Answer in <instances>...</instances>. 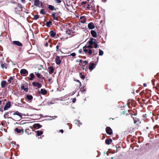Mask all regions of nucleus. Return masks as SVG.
I'll use <instances>...</instances> for the list:
<instances>
[{"label": "nucleus", "mask_w": 159, "mask_h": 159, "mask_svg": "<svg viewBox=\"0 0 159 159\" xmlns=\"http://www.w3.org/2000/svg\"><path fill=\"white\" fill-rule=\"evenodd\" d=\"M11 114L14 116L17 115L19 116V118L17 120H15L19 121L21 120L22 117L21 114L18 111H10L8 112H7L4 115V117L5 118L12 119L11 117H9V116H11Z\"/></svg>", "instance_id": "1"}, {"label": "nucleus", "mask_w": 159, "mask_h": 159, "mask_svg": "<svg viewBox=\"0 0 159 159\" xmlns=\"http://www.w3.org/2000/svg\"><path fill=\"white\" fill-rule=\"evenodd\" d=\"M15 4L12 5V7L13 10L16 14H19L22 11V6L21 4L19 3H15Z\"/></svg>", "instance_id": "2"}, {"label": "nucleus", "mask_w": 159, "mask_h": 159, "mask_svg": "<svg viewBox=\"0 0 159 159\" xmlns=\"http://www.w3.org/2000/svg\"><path fill=\"white\" fill-rule=\"evenodd\" d=\"M128 113H126V116L129 115H130L131 117L133 118L134 117L133 116H136L137 115V111L136 110L134 109V110H128Z\"/></svg>", "instance_id": "3"}, {"label": "nucleus", "mask_w": 159, "mask_h": 159, "mask_svg": "<svg viewBox=\"0 0 159 159\" xmlns=\"http://www.w3.org/2000/svg\"><path fill=\"white\" fill-rule=\"evenodd\" d=\"M89 43V44L92 45L94 44V46L93 47L95 48H97L98 46V44L96 42V40L94 39L91 38Z\"/></svg>", "instance_id": "4"}, {"label": "nucleus", "mask_w": 159, "mask_h": 159, "mask_svg": "<svg viewBox=\"0 0 159 159\" xmlns=\"http://www.w3.org/2000/svg\"><path fill=\"white\" fill-rule=\"evenodd\" d=\"M32 84L34 86L37 87L36 89L40 88L42 86L41 84L38 82H34L32 83Z\"/></svg>", "instance_id": "5"}, {"label": "nucleus", "mask_w": 159, "mask_h": 159, "mask_svg": "<svg viewBox=\"0 0 159 159\" xmlns=\"http://www.w3.org/2000/svg\"><path fill=\"white\" fill-rule=\"evenodd\" d=\"M11 102L9 101H8L7 102L6 104L5 105L4 107V111L7 110L11 107Z\"/></svg>", "instance_id": "6"}, {"label": "nucleus", "mask_w": 159, "mask_h": 159, "mask_svg": "<svg viewBox=\"0 0 159 159\" xmlns=\"http://www.w3.org/2000/svg\"><path fill=\"white\" fill-rule=\"evenodd\" d=\"M106 130L107 133L109 135H111L112 133V130L109 127H107L106 129Z\"/></svg>", "instance_id": "7"}, {"label": "nucleus", "mask_w": 159, "mask_h": 159, "mask_svg": "<svg viewBox=\"0 0 159 159\" xmlns=\"http://www.w3.org/2000/svg\"><path fill=\"white\" fill-rule=\"evenodd\" d=\"M55 62L57 65H59L61 64V60L60 59V57L59 56H57L55 58Z\"/></svg>", "instance_id": "8"}, {"label": "nucleus", "mask_w": 159, "mask_h": 159, "mask_svg": "<svg viewBox=\"0 0 159 159\" xmlns=\"http://www.w3.org/2000/svg\"><path fill=\"white\" fill-rule=\"evenodd\" d=\"M13 45H16L18 46H22V44L18 41H14L12 42Z\"/></svg>", "instance_id": "9"}, {"label": "nucleus", "mask_w": 159, "mask_h": 159, "mask_svg": "<svg viewBox=\"0 0 159 159\" xmlns=\"http://www.w3.org/2000/svg\"><path fill=\"white\" fill-rule=\"evenodd\" d=\"M20 73L22 75L24 76V75H27L28 73V72L25 69H22L20 71Z\"/></svg>", "instance_id": "10"}, {"label": "nucleus", "mask_w": 159, "mask_h": 159, "mask_svg": "<svg viewBox=\"0 0 159 159\" xmlns=\"http://www.w3.org/2000/svg\"><path fill=\"white\" fill-rule=\"evenodd\" d=\"M88 28L91 30H92L94 28L95 26L93 23V22H90L88 24Z\"/></svg>", "instance_id": "11"}, {"label": "nucleus", "mask_w": 159, "mask_h": 159, "mask_svg": "<svg viewBox=\"0 0 159 159\" xmlns=\"http://www.w3.org/2000/svg\"><path fill=\"white\" fill-rule=\"evenodd\" d=\"M38 93L43 95H46L48 93L47 91L45 89H41L40 90V91Z\"/></svg>", "instance_id": "12"}, {"label": "nucleus", "mask_w": 159, "mask_h": 159, "mask_svg": "<svg viewBox=\"0 0 159 159\" xmlns=\"http://www.w3.org/2000/svg\"><path fill=\"white\" fill-rule=\"evenodd\" d=\"M33 127L35 129H37L41 128L42 125L38 123L35 124L33 125Z\"/></svg>", "instance_id": "13"}, {"label": "nucleus", "mask_w": 159, "mask_h": 159, "mask_svg": "<svg viewBox=\"0 0 159 159\" xmlns=\"http://www.w3.org/2000/svg\"><path fill=\"white\" fill-rule=\"evenodd\" d=\"M80 21L82 23H85L86 22V20L84 16H81L80 18Z\"/></svg>", "instance_id": "14"}, {"label": "nucleus", "mask_w": 159, "mask_h": 159, "mask_svg": "<svg viewBox=\"0 0 159 159\" xmlns=\"http://www.w3.org/2000/svg\"><path fill=\"white\" fill-rule=\"evenodd\" d=\"M51 16H52L53 20H56L57 21L58 20V19L57 18V15H56L55 12H54L52 13Z\"/></svg>", "instance_id": "15"}, {"label": "nucleus", "mask_w": 159, "mask_h": 159, "mask_svg": "<svg viewBox=\"0 0 159 159\" xmlns=\"http://www.w3.org/2000/svg\"><path fill=\"white\" fill-rule=\"evenodd\" d=\"M48 70H49V73L51 74L52 73L54 70V69L52 66H50L48 68Z\"/></svg>", "instance_id": "16"}, {"label": "nucleus", "mask_w": 159, "mask_h": 159, "mask_svg": "<svg viewBox=\"0 0 159 159\" xmlns=\"http://www.w3.org/2000/svg\"><path fill=\"white\" fill-rule=\"evenodd\" d=\"M95 67V64L93 63H91L90 65L89 66V68L90 70H93Z\"/></svg>", "instance_id": "17"}, {"label": "nucleus", "mask_w": 159, "mask_h": 159, "mask_svg": "<svg viewBox=\"0 0 159 159\" xmlns=\"http://www.w3.org/2000/svg\"><path fill=\"white\" fill-rule=\"evenodd\" d=\"M48 8L49 10H51V11H52L54 10L55 11L56 10V9L52 5H48Z\"/></svg>", "instance_id": "18"}, {"label": "nucleus", "mask_w": 159, "mask_h": 159, "mask_svg": "<svg viewBox=\"0 0 159 159\" xmlns=\"http://www.w3.org/2000/svg\"><path fill=\"white\" fill-rule=\"evenodd\" d=\"M15 77V76H11L10 77L9 79L8 80V82L10 84L12 82H14V78Z\"/></svg>", "instance_id": "19"}, {"label": "nucleus", "mask_w": 159, "mask_h": 159, "mask_svg": "<svg viewBox=\"0 0 159 159\" xmlns=\"http://www.w3.org/2000/svg\"><path fill=\"white\" fill-rule=\"evenodd\" d=\"M7 84L6 81L5 80H2L1 81V85L2 88H3L5 87Z\"/></svg>", "instance_id": "20"}, {"label": "nucleus", "mask_w": 159, "mask_h": 159, "mask_svg": "<svg viewBox=\"0 0 159 159\" xmlns=\"http://www.w3.org/2000/svg\"><path fill=\"white\" fill-rule=\"evenodd\" d=\"M40 4V2L39 0H34V5L36 7H38Z\"/></svg>", "instance_id": "21"}, {"label": "nucleus", "mask_w": 159, "mask_h": 159, "mask_svg": "<svg viewBox=\"0 0 159 159\" xmlns=\"http://www.w3.org/2000/svg\"><path fill=\"white\" fill-rule=\"evenodd\" d=\"M91 34L94 37L96 38L97 37V33L94 30H92L91 31Z\"/></svg>", "instance_id": "22"}, {"label": "nucleus", "mask_w": 159, "mask_h": 159, "mask_svg": "<svg viewBox=\"0 0 159 159\" xmlns=\"http://www.w3.org/2000/svg\"><path fill=\"white\" fill-rule=\"evenodd\" d=\"M15 132H16L17 133H20L21 132H22V134L24 132L23 129H18L17 128H16L15 129Z\"/></svg>", "instance_id": "23"}, {"label": "nucleus", "mask_w": 159, "mask_h": 159, "mask_svg": "<svg viewBox=\"0 0 159 159\" xmlns=\"http://www.w3.org/2000/svg\"><path fill=\"white\" fill-rule=\"evenodd\" d=\"M112 140L111 139H107L105 140V143L106 144L109 145L112 142Z\"/></svg>", "instance_id": "24"}, {"label": "nucleus", "mask_w": 159, "mask_h": 159, "mask_svg": "<svg viewBox=\"0 0 159 159\" xmlns=\"http://www.w3.org/2000/svg\"><path fill=\"white\" fill-rule=\"evenodd\" d=\"M61 45V43L58 42L57 43V46L56 47V51L58 52L59 51V47H60Z\"/></svg>", "instance_id": "25"}, {"label": "nucleus", "mask_w": 159, "mask_h": 159, "mask_svg": "<svg viewBox=\"0 0 159 159\" xmlns=\"http://www.w3.org/2000/svg\"><path fill=\"white\" fill-rule=\"evenodd\" d=\"M49 34L52 37H54L56 35V33L55 32H54L53 31L51 30Z\"/></svg>", "instance_id": "26"}, {"label": "nucleus", "mask_w": 159, "mask_h": 159, "mask_svg": "<svg viewBox=\"0 0 159 159\" xmlns=\"http://www.w3.org/2000/svg\"><path fill=\"white\" fill-rule=\"evenodd\" d=\"M36 134L38 136H39L42 135L43 133V131H42L37 130L36 132Z\"/></svg>", "instance_id": "27"}, {"label": "nucleus", "mask_w": 159, "mask_h": 159, "mask_svg": "<svg viewBox=\"0 0 159 159\" xmlns=\"http://www.w3.org/2000/svg\"><path fill=\"white\" fill-rule=\"evenodd\" d=\"M20 88L21 90H23L27 92L28 91V87L25 88L24 85H22L21 86Z\"/></svg>", "instance_id": "28"}, {"label": "nucleus", "mask_w": 159, "mask_h": 159, "mask_svg": "<svg viewBox=\"0 0 159 159\" xmlns=\"http://www.w3.org/2000/svg\"><path fill=\"white\" fill-rule=\"evenodd\" d=\"M26 98L29 100H31L33 99V97L31 95H28L26 96Z\"/></svg>", "instance_id": "29"}, {"label": "nucleus", "mask_w": 159, "mask_h": 159, "mask_svg": "<svg viewBox=\"0 0 159 159\" xmlns=\"http://www.w3.org/2000/svg\"><path fill=\"white\" fill-rule=\"evenodd\" d=\"M46 25L47 27H50L52 25V21L50 20L47 21L46 23Z\"/></svg>", "instance_id": "30"}, {"label": "nucleus", "mask_w": 159, "mask_h": 159, "mask_svg": "<svg viewBox=\"0 0 159 159\" xmlns=\"http://www.w3.org/2000/svg\"><path fill=\"white\" fill-rule=\"evenodd\" d=\"M1 67L3 69L4 68H5V69H7V64H5V63H4V64H3V63H2L1 64Z\"/></svg>", "instance_id": "31"}, {"label": "nucleus", "mask_w": 159, "mask_h": 159, "mask_svg": "<svg viewBox=\"0 0 159 159\" xmlns=\"http://www.w3.org/2000/svg\"><path fill=\"white\" fill-rule=\"evenodd\" d=\"M80 90L81 93H83L84 92L86 91V89L85 87H81L80 88Z\"/></svg>", "instance_id": "32"}, {"label": "nucleus", "mask_w": 159, "mask_h": 159, "mask_svg": "<svg viewBox=\"0 0 159 159\" xmlns=\"http://www.w3.org/2000/svg\"><path fill=\"white\" fill-rule=\"evenodd\" d=\"M66 33L67 34H68L71 35V31L69 29H67L66 31Z\"/></svg>", "instance_id": "33"}, {"label": "nucleus", "mask_w": 159, "mask_h": 159, "mask_svg": "<svg viewBox=\"0 0 159 159\" xmlns=\"http://www.w3.org/2000/svg\"><path fill=\"white\" fill-rule=\"evenodd\" d=\"M30 77L29 78V80H33V78H34V74L33 73H32L30 74Z\"/></svg>", "instance_id": "34"}, {"label": "nucleus", "mask_w": 159, "mask_h": 159, "mask_svg": "<svg viewBox=\"0 0 159 159\" xmlns=\"http://www.w3.org/2000/svg\"><path fill=\"white\" fill-rule=\"evenodd\" d=\"M79 75L81 79L83 80H84L85 79V76L84 75H82V73L81 72L80 73Z\"/></svg>", "instance_id": "35"}, {"label": "nucleus", "mask_w": 159, "mask_h": 159, "mask_svg": "<svg viewBox=\"0 0 159 159\" xmlns=\"http://www.w3.org/2000/svg\"><path fill=\"white\" fill-rule=\"evenodd\" d=\"M153 129L157 131L159 129V126L157 125H156L154 127Z\"/></svg>", "instance_id": "36"}, {"label": "nucleus", "mask_w": 159, "mask_h": 159, "mask_svg": "<svg viewBox=\"0 0 159 159\" xmlns=\"http://www.w3.org/2000/svg\"><path fill=\"white\" fill-rule=\"evenodd\" d=\"M35 75H36L37 77L39 78H41V75L40 73H39V72H35Z\"/></svg>", "instance_id": "37"}, {"label": "nucleus", "mask_w": 159, "mask_h": 159, "mask_svg": "<svg viewBox=\"0 0 159 159\" xmlns=\"http://www.w3.org/2000/svg\"><path fill=\"white\" fill-rule=\"evenodd\" d=\"M87 48V46H85L83 47V49L84 51L85 52H88V50L86 48Z\"/></svg>", "instance_id": "38"}, {"label": "nucleus", "mask_w": 159, "mask_h": 159, "mask_svg": "<svg viewBox=\"0 0 159 159\" xmlns=\"http://www.w3.org/2000/svg\"><path fill=\"white\" fill-rule=\"evenodd\" d=\"M40 13L43 15H45L46 14L44 11V10L43 9H42L40 12Z\"/></svg>", "instance_id": "39"}, {"label": "nucleus", "mask_w": 159, "mask_h": 159, "mask_svg": "<svg viewBox=\"0 0 159 159\" xmlns=\"http://www.w3.org/2000/svg\"><path fill=\"white\" fill-rule=\"evenodd\" d=\"M75 123L76 124H77L79 126H80V125H82V123L79 120H77L76 121Z\"/></svg>", "instance_id": "40"}, {"label": "nucleus", "mask_w": 159, "mask_h": 159, "mask_svg": "<svg viewBox=\"0 0 159 159\" xmlns=\"http://www.w3.org/2000/svg\"><path fill=\"white\" fill-rule=\"evenodd\" d=\"M55 13L56 15H57V16L61 15V13L59 11L55 12Z\"/></svg>", "instance_id": "41"}, {"label": "nucleus", "mask_w": 159, "mask_h": 159, "mask_svg": "<svg viewBox=\"0 0 159 159\" xmlns=\"http://www.w3.org/2000/svg\"><path fill=\"white\" fill-rule=\"evenodd\" d=\"M56 3H60L61 2V0H54Z\"/></svg>", "instance_id": "42"}, {"label": "nucleus", "mask_w": 159, "mask_h": 159, "mask_svg": "<svg viewBox=\"0 0 159 159\" xmlns=\"http://www.w3.org/2000/svg\"><path fill=\"white\" fill-rule=\"evenodd\" d=\"M39 17V16L38 15H36L34 16V18L35 20H37L38 19Z\"/></svg>", "instance_id": "43"}, {"label": "nucleus", "mask_w": 159, "mask_h": 159, "mask_svg": "<svg viewBox=\"0 0 159 159\" xmlns=\"http://www.w3.org/2000/svg\"><path fill=\"white\" fill-rule=\"evenodd\" d=\"M88 61H84L82 62L83 64L85 66L88 63Z\"/></svg>", "instance_id": "44"}, {"label": "nucleus", "mask_w": 159, "mask_h": 159, "mask_svg": "<svg viewBox=\"0 0 159 159\" xmlns=\"http://www.w3.org/2000/svg\"><path fill=\"white\" fill-rule=\"evenodd\" d=\"M132 118L133 119V120L134 121V124H136L137 122V121L136 120V118L135 117H133Z\"/></svg>", "instance_id": "45"}, {"label": "nucleus", "mask_w": 159, "mask_h": 159, "mask_svg": "<svg viewBox=\"0 0 159 159\" xmlns=\"http://www.w3.org/2000/svg\"><path fill=\"white\" fill-rule=\"evenodd\" d=\"M88 52L89 55H91L92 54V51L91 50L89 49L88 50Z\"/></svg>", "instance_id": "46"}, {"label": "nucleus", "mask_w": 159, "mask_h": 159, "mask_svg": "<svg viewBox=\"0 0 159 159\" xmlns=\"http://www.w3.org/2000/svg\"><path fill=\"white\" fill-rule=\"evenodd\" d=\"M87 3V2H86V1H83V2H81V4L82 5H84L86 4Z\"/></svg>", "instance_id": "47"}, {"label": "nucleus", "mask_w": 159, "mask_h": 159, "mask_svg": "<svg viewBox=\"0 0 159 159\" xmlns=\"http://www.w3.org/2000/svg\"><path fill=\"white\" fill-rule=\"evenodd\" d=\"M87 48H92L93 47H94L93 46H92V45H91L90 44H89V45L88 46H87Z\"/></svg>", "instance_id": "48"}, {"label": "nucleus", "mask_w": 159, "mask_h": 159, "mask_svg": "<svg viewBox=\"0 0 159 159\" xmlns=\"http://www.w3.org/2000/svg\"><path fill=\"white\" fill-rule=\"evenodd\" d=\"M70 55H71V56H72V57H74L75 56L76 54L74 52V53H71L70 54Z\"/></svg>", "instance_id": "49"}, {"label": "nucleus", "mask_w": 159, "mask_h": 159, "mask_svg": "<svg viewBox=\"0 0 159 159\" xmlns=\"http://www.w3.org/2000/svg\"><path fill=\"white\" fill-rule=\"evenodd\" d=\"M103 54V51L100 50V56H102Z\"/></svg>", "instance_id": "50"}, {"label": "nucleus", "mask_w": 159, "mask_h": 159, "mask_svg": "<svg viewBox=\"0 0 159 159\" xmlns=\"http://www.w3.org/2000/svg\"><path fill=\"white\" fill-rule=\"evenodd\" d=\"M76 81L77 82H78V83H79V84H80V86H81V83L80 82V81L79 80H76Z\"/></svg>", "instance_id": "51"}, {"label": "nucleus", "mask_w": 159, "mask_h": 159, "mask_svg": "<svg viewBox=\"0 0 159 159\" xmlns=\"http://www.w3.org/2000/svg\"><path fill=\"white\" fill-rule=\"evenodd\" d=\"M76 100V99L75 98H73L72 100V102L73 103H75V102Z\"/></svg>", "instance_id": "52"}, {"label": "nucleus", "mask_w": 159, "mask_h": 159, "mask_svg": "<svg viewBox=\"0 0 159 159\" xmlns=\"http://www.w3.org/2000/svg\"><path fill=\"white\" fill-rule=\"evenodd\" d=\"M155 81H156V80H154V79L152 80V84H153V85H155L154 82Z\"/></svg>", "instance_id": "53"}, {"label": "nucleus", "mask_w": 159, "mask_h": 159, "mask_svg": "<svg viewBox=\"0 0 159 159\" xmlns=\"http://www.w3.org/2000/svg\"><path fill=\"white\" fill-rule=\"evenodd\" d=\"M126 111H123L121 112V115H124Z\"/></svg>", "instance_id": "54"}, {"label": "nucleus", "mask_w": 159, "mask_h": 159, "mask_svg": "<svg viewBox=\"0 0 159 159\" xmlns=\"http://www.w3.org/2000/svg\"><path fill=\"white\" fill-rule=\"evenodd\" d=\"M40 4L41 5V7L43 8V4L42 2H40Z\"/></svg>", "instance_id": "55"}, {"label": "nucleus", "mask_w": 159, "mask_h": 159, "mask_svg": "<svg viewBox=\"0 0 159 159\" xmlns=\"http://www.w3.org/2000/svg\"><path fill=\"white\" fill-rule=\"evenodd\" d=\"M11 3L13 4V5H14V4L16 5V4L15 3H18V2H15V1H11Z\"/></svg>", "instance_id": "56"}, {"label": "nucleus", "mask_w": 159, "mask_h": 159, "mask_svg": "<svg viewBox=\"0 0 159 159\" xmlns=\"http://www.w3.org/2000/svg\"><path fill=\"white\" fill-rule=\"evenodd\" d=\"M157 87H156V89H158V87H159V84H157Z\"/></svg>", "instance_id": "57"}, {"label": "nucleus", "mask_w": 159, "mask_h": 159, "mask_svg": "<svg viewBox=\"0 0 159 159\" xmlns=\"http://www.w3.org/2000/svg\"><path fill=\"white\" fill-rule=\"evenodd\" d=\"M48 43L47 42H46L45 44V46H46V47H48Z\"/></svg>", "instance_id": "58"}, {"label": "nucleus", "mask_w": 159, "mask_h": 159, "mask_svg": "<svg viewBox=\"0 0 159 159\" xmlns=\"http://www.w3.org/2000/svg\"><path fill=\"white\" fill-rule=\"evenodd\" d=\"M64 131L63 129H60L59 130V132H61L62 133H63Z\"/></svg>", "instance_id": "59"}, {"label": "nucleus", "mask_w": 159, "mask_h": 159, "mask_svg": "<svg viewBox=\"0 0 159 159\" xmlns=\"http://www.w3.org/2000/svg\"><path fill=\"white\" fill-rule=\"evenodd\" d=\"M21 2L22 3H24L25 2V0H21Z\"/></svg>", "instance_id": "60"}, {"label": "nucleus", "mask_w": 159, "mask_h": 159, "mask_svg": "<svg viewBox=\"0 0 159 159\" xmlns=\"http://www.w3.org/2000/svg\"><path fill=\"white\" fill-rule=\"evenodd\" d=\"M87 5H88V6H87V7H86L87 8V9L89 10V8H90V7H89V4H88Z\"/></svg>", "instance_id": "61"}, {"label": "nucleus", "mask_w": 159, "mask_h": 159, "mask_svg": "<svg viewBox=\"0 0 159 159\" xmlns=\"http://www.w3.org/2000/svg\"><path fill=\"white\" fill-rule=\"evenodd\" d=\"M82 68L84 70V67L85 66L83 64H82Z\"/></svg>", "instance_id": "62"}, {"label": "nucleus", "mask_w": 159, "mask_h": 159, "mask_svg": "<svg viewBox=\"0 0 159 159\" xmlns=\"http://www.w3.org/2000/svg\"><path fill=\"white\" fill-rule=\"evenodd\" d=\"M143 85L144 87L147 86V84L146 83H144Z\"/></svg>", "instance_id": "63"}, {"label": "nucleus", "mask_w": 159, "mask_h": 159, "mask_svg": "<svg viewBox=\"0 0 159 159\" xmlns=\"http://www.w3.org/2000/svg\"><path fill=\"white\" fill-rule=\"evenodd\" d=\"M83 61H82V60H80L79 61L80 63H82Z\"/></svg>", "instance_id": "64"}]
</instances>
